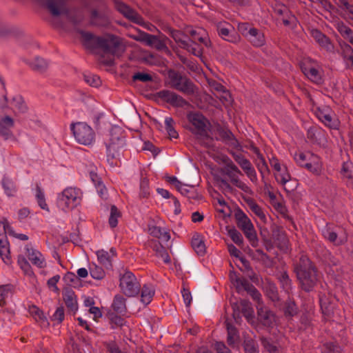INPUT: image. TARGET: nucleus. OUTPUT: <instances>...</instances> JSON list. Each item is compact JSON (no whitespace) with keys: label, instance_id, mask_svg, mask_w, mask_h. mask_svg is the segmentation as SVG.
Instances as JSON below:
<instances>
[{"label":"nucleus","instance_id":"f257e3e1","mask_svg":"<svg viewBox=\"0 0 353 353\" xmlns=\"http://www.w3.org/2000/svg\"><path fill=\"white\" fill-rule=\"evenodd\" d=\"M83 39L88 42L95 45L104 52L110 53L114 56L119 57L124 52V47L121 45L118 37L111 34L103 37H94L89 32H81Z\"/></svg>","mask_w":353,"mask_h":353},{"label":"nucleus","instance_id":"f03ea898","mask_svg":"<svg viewBox=\"0 0 353 353\" xmlns=\"http://www.w3.org/2000/svg\"><path fill=\"white\" fill-rule=\"evenodd\" d=\"M105 144L107 161L112 165L113 160L119 156L121 150L125 145V134L122 128L112 127L105 138Z\"/></svg>","mask_w":353,"mask_h":353},{"label":"nucleus","instance_id":"7ed1b4c3","mask_svg":"<svg viewBox=\"0 0 353 353\" xmlns=\"http://www.w3.org/2000/svg\"><path fill=\"white\" fill-rule=\"evenodd\" d=\"M296 272L303 289L307 292L310 291L315 285L317 277L316 270L307 256L301 257L300 263L296 268Z\"/></svg>","mask_w":353,"mask_h":353},{"label":"nucleus","instance_id":"20e7f679","mask_svg":"<svg viewBox=\"0 0 353 353\" xmlns=\"http://www.w3.org/2000/svg\"><path fill=\"white\" fill-rule=\"evenodd\" d=\"M82 192L80 189L73 187L65 188L57 196V204L63 211H69L80 204L82 199Z\"/></svg>","mask_w":353,"mask_h":353},{"label":"nucleus","instance_id":"39448f33","mask_svg":"<svg viewBox=\"0 0 353 353\" xmlns=\"http://www.w3.org/2000/svg\"><path fill=\"white\" fill-rule=\"evenodd\" d=\"M70 130L76 141L81 145L90 146L95 142L94 130L85 122H77L70 125Z\"/></svg>","mask_w":353,"mask_h":353},{"label":"nucleus","instance_id":"423d86ee","mask_svg":"<svg viewBox=\"0 0 353 353\" xmlns=\"http://www.w3.org/2000/svg\"><path fill=\"white\" fill-rule=\"evenodd\" d=\"M188 119L190 123V130L197 139L208 137L210 123L203 114L198 112H190L188 115Z\"/></svg>","mask_w":353,"mask_h":353},{"label":"nucleus","instance_id":"0eeeda50","mask_svg":"<svg viewBox=\"0 0 353 353\" xmlns=\"http://www.w3.org/2000/svg\"><path fill=\"white\" fill-rule=\"evenodd\" d=\"M323 237L334 245H341L347 241V234L345 230L339 225L326 224L322 229Z\"/></svg>","mask_w":353,"mask_h":353},{"label":"nucleus","instance_id":"6e6552de","mask_svg":"<svg viewBox=\"0 0 353 353\" xmlns=\"http://www.w3.org/2000/svg\"><path fill=\"white\" fill-rule=\"evenodd\" d=\"M221 172L228 176L230 182L245 192H248L249 187L239 179L241 175V170L230 160L227 161L225 165L221 168Z\"/></svg>","mask_w":353,"mask_h":353},{"label":"nucleus","instance_id":"1a4fd4ad","mask_svg":"<svg viewBox=\"0 0 353 353\" xmlns=\"http://www.w3.org/2000/svg\"><path fill=\"white\" fill-rule=\"evenodd\" d=\"M190 34L192 37V40L189 39L187 41V45L183 48H185L188 52L192 53L196 57H199L202 54L201 48L199 45L194 43L196 41L203 43L205 46H208V40L206 37V32L205 30L201 28L196 29H192L189 31Z\"/></svg>","mask_w":353,"mask_h":353},{"label":"nucleus","instance_id":"9d476101","mask_svg":"<svg viewBox=\"0 0 353 353\" xmlns=\"http://www.w3.org/2000/svg\"><path fill=\"white\" fill-rule=\"evenodd\" d=\"M119 287L128 296H134L140 290V284L134 274L130 271H125L120 276Z\"/></svg>","mask_w":353,"mask_h":353},{"label":"nucleus","instance_id":"9b49d317","mask_svg":"<svg viewBox=\"0 0 353 353\" xmlns=\"http://www.w3.org/2000/svg\"><path fill=\"white\" fill-rule=\"evenodd\" d=\"M237 224L242 230L250 244L255 247L258 244V239L254 225L248 216L241 212L237 215Z\"/></svg>","mask_w":353,"mask_h":353},{"label":"nucleus","instance_id":"f8f14e48","mask_svg":"<svg viewBox=\"0 0 353 353\" xmlns=\"http://www.w3.org/2000/svg\"><path fill=\"white\" fill-rule=\"evenodd\" d=\"M303 74L312 81L320 83L322 81V72L319 63L310 59H305L301 63Z\"/></svg>","mask_w":353,"mask_h":353},{"label":"nucleus","instance_id":"ddd939ff","mask_svg":"<svg viewBox=\"0 0 353 353\" xmlns=\"http://www.w3.org/2000/svg\"><path fill=\"white\" fill-rule=\"evenodd\" d=\"M172 86L185 94H193L194 92V85L189 79L182 77L177 74L170 75Z\"/></svg>","mask_w":353,"mask_h":353},{"label":"nucleus","instance_id":"4468645a","mask_svg":"<svg viewBox=\"0 0 353 353\" xmlns=\"http://www.w3.org/2000/svg\"><path fill=\"white\" fill-rule=\"evenodd\" d=\"M158 95L163 101L174 107H183L188 104V102L182 97L170 90H161Z\"/></svg>","mask_w":353,"mask_h":353},{"label":"nucleus","instance_id":"2eb2a0df","mask_svg":"<svg viewBox=\"0 0 353 353\" xmlns=\"http://www.w3.org/2000/svg\"><path fill=\"white\" fill-rule=\"evenodd\" d=\"M316 117L325 124V125L336 129L338 127V121L332 117V111L327 108H316L314 110Z\"/></svg>","mask_w":353,"mask_h":353},{"label":"nucleus","instance_id":"dca6fc26","mask_svg":"<svg viewBox=\"0 0 353 353\" xmlns=\"http://www.w3.org/2000/svg\"><path fill=\"white\" fill-rule=\"evenodd\" d=\"M234 160L241 166L250 181L256 183L258 181L256 172L250 161L242 155L239 154L234 156Z\"/></svg>","mask_w":353,"mask_h":353},{"label":"nucleus","instance_id":"f3484780","mask_svg":"<svg viewBox=\"0 0 353 353\" xmlns=\"http://www.w3.org/2000/svg\"><path fill=\"white\" fill-rule=\"evenodd\" d=\"M26 255L33 265L39 268L46 267V262L43 254L30 245L25 247Z\"/></svg>","mask_w":353,"mask_h":353},{"label":"nucleus","instance_id":"a211bd4d","mask_svg":"<svg viewBox=\"0 0 353 353\" xmlns=\"http://www.w3.org/2000/svg\"><path fill=\"white\" fill-rule=\"evenodd\" d=\"M257 309L259 319L265 326L273 327L276 324V317L272 312L261 306L260 304L257 306Z\"/></svg>","mask_w":353,"mask_h":353},{"label":"nucleus","instance_id":"6ab92c4d","mask_svg":"<svg viewBox=\"0 0 353 353\" xmlns=\"http://www.w3.org/2000/svg\"><path fill=\"white\" fill-rule=\"evenodd\" d=\"M0 258L5 264H12L10 243L5 232H0Z\"/></svg>","mask_w":353,"mask_h":353},{"label":"nucleus","instance_id":"aec40b11","mask_svg":"<svg viewBox=\"0 0 353 353\" xmlns=\"http://www.w3.org/2000/svg\"><path fill=\"white\" fill-rule=\"evenodd\" d=\"M117 9L119 12L123 14L126 18L129 19L132 21L140 24L142 23L143 19L141 16L134 10L130 8L126 4L119 2L117 3Z\"/></svg>","mask_w":353,"mask_h":353},{"label":"nucleus","instance_id":"412c9836","mask_svg":"<svg viewBox=\"0 0 353 353\" xmlns=\"http://www.w3.org/2000/svg\"><path fill=\"white\" fill-rule=\"evenodd\" d=\"M305 168L316 175H320L323 172V164L320 157L312 152Z\"/></svg>","mask_w":353,"mask_h":353},{"label":"nucleus","instance_id":"4be33fe9","mask_svg":"<svg viewBox=\"0 0 353 353\" xmlns=\"http://www.w3.org/2000/svg\"><path fill=\"white\" fill-rule=\"evenodd\" d=\"M311 35L321 47L327 50H332L333 49V46L330 39L319 30L316 29L312 30Z\"/></svg>","mask_w":353,"mask_h":353},{"label":"nucleus","instance_id":"5701e85b","mask_svg":"<svg viewBox=\"0 0 353 353\" xmlns=\"http://www.w3.org/2000/svg\"><path fill=\"white\" fill-rule=\"evenodd\" d=\"M99 262L105 266H111V260L116 255V251L114 248H111L110 252L104 250H98L96 252Z\"/></svg>","mask_w":353,"mask_h":353},{"label":"nucleus","instance_id":"b1692460","mask_svg":"<svg viewBox=\"0 0 353 353\" xmlns=\"http://www.w3.org/2000/svg\"><path fill=\"white\" fill-rule=\"evenodd\" d=\"M230 279L233 283L234 285L236 287L237 291L239 292L241 291H250L252 288V284L250 282L243 278H239L236 276V274L234 272H231L230 274Z\"/></svg>","mask_w":353,"mask_h":353},{"label":"nucleus","instance_id":"393cba45","mask_svg":"<svg viewBox=\"0 0 353 353\" xmlns=\"http://www.w3.org/2000/svg\"><path fill=\"white\" fill-rule=\"evenodd\" d=\"M192 247L194 250L199 255H203L205 253L206 247L204 243V238L199 234H195L192 239Z\"/></svg>","mask_w":353,"mask_h":353},{"label":"nucleus","instance_id":"a878e982","mask_svg":"<svg viewBox=\"0 0 353 353\" xmlns=\"http://www.w3.org/2000/svg\"><path fill=\"white\" fill-rule=\"evenodd\" d=\"M178 191L184 196L189 199L198 200L201 199V195L199 194L196 188L192 185L183 184Z\"/></svg>","mask_w":353,"mask_h":353},{"label":"nucleus","instance_id":"bb28decb","mask_svg":"<svg viewBox=\"0 0 353 353\" xmlns=\"http://www.w3.org/2000/svg\"><path fill=\"white\" fill-rule=\"evenodd\" d=\"M14 125V121L10 117H4L0 118V133L8 139L11 133L10 129Z\"/></svg>","mask_w":353,"mask_h":353},{"label":"nucleus","instance_id":"cd10ccee","mask_svg":"<svg viewBox=\"0 0 353 353\" xmlns=\"http://www.w3.org/2000/svg\"><path fill=\"white\" fill-rule=\"evenodd\" d=\"M150 234L160 240L168 242L170 239L169 231L165 228L154 226L150 228Z\"/></svg>","mask_w":353,"mask_h":353},{"label":"nucleus","instance_id":"c85d7f7f","mask_svg":"<svg viewBox=\"0 0 353 353\" xmlns=\"http://www.w3.org/2000/svg\"><path fill=\"white\" fill-rule=\"evenodd\" d=\"M154 295V288L151 285H144L141 290V301L145 304H149Z\"/></svg>","mask_w":353,"mask_h":353},{"label":"nucleus","instance_id":"c756f323","mask_svg":"<svg viewBox=\"0 0 353 353\" xmlns=\"http://www.w3.org/2000/svg\"><path fill=\"white\" fill-rule=\"evenodd\" d=\"M274 177L279 183L284 186L285 189H286L287 183L291 179L290 174L285 165L282 167L279 172H274Z\"/></svg>","mask_w":353,"mask_h":353},{"label":"nucleus","instance_id":"7c9ffc66","mask_svg":"<svg viewBox=\"0 0 353 353\" xmlns=\"http://www.w3.org/2000/svg\"><path fill=\"white\" fill-rule=\"evenodd\" d=\"M2 187L6 194L8 196H13L17 192L14 183L8 177L4 176L1 181Z\"/></svg>","mask_w":353,"mask_h":353},{"label":"nucleus","instance_id":"2f4dec72","mask_svg":"<svg viewBox=\"0 0 353 353\" xmlns=\"http://www.w3.org/2000/svg\"><path fill=\"white\" fill-rule=\"evenodd\" d=\"M254 46L260 47L265 44V40L263 32L255 28V32L247 38Z\"/></svg>","mask_w":353,"mask_h":353},{"label":"nucleus","instance_id":"473e14b6","mask_svg":"<svg viewBox=\"0 0 353 353\" xmlns=\"http://www.w3.org/2000/svg\"><path fill=\"white\" fill-rule=\"evenodd\" d=\"M63 0H47V7L50 12L54 15H59L63 9Z\"/></svg>","mask_w":353,"mask_h":353},{"label":"nucleus","instance_id":"72a5a7b5","mask_svg":"<svg viewBox=\"0 0 353 353\" xmlns=\"http://www.w3.org/2000/svg\"><path fill=\"white\" fill-rule=\"evenodd\" d=\"M226 327L228 330V343L230 345H234L239 340V334L236 329L226 321Z\"/></svg>","mask_w":353,"mask_h":353},{"label":"nucleus","instance_id":"f704fd0d","mask_svg":"<svg viewBox=\"0 0 353 353\" xmlns=\"http://www.w3.org/2000/svg\"><path fill=\"white\" fill-rule=\"evenodd\" d=\"M112 307L118 313L125 312L126 310L125 299L121 295H116L114 298Z\"/></svg>","mask_w":353,"mask_h":353},{"label":"nucleus","instance_id":"c9c22d12","mask_svg":"<svg viewBox=\"0 0 353 353\" xmlns=\"http://www.w3.org/2000/svg\"><path fill=\"white\" fill-rule=\"evenodd\" d=\"M13 286L11 284L0 285V306L6 304V299L12 294Z\"/></svg>","mask_w":353,"mask_h":353},{"label":"nucleus","instance_id":"e433bc0d","mask_svg":"<svg viewBox=\"0 0 353 353\" xmlns=\"http://www.w3.org/2000/svg\"><path fill=\"white\" fill-rule=\"evenodd\" d=\"M217 30L219 34L225 40L232 41V40L230 37V33L232 30V26L225 23H221L217 26Z\"/></svg>","mask_w":353,"mask_h":353},{"label":"nucleus","instance_id":"4c0bfd02","mask_svg":"<svg viewBox=\"0 0 353 353\" xmlns=\"http://www.w3.org/2000/svg\"><path fill=\"white\" fill-rule=\"evenodd\" d=\"M262 344L264 349L268 353H281V349L276 344L274 341H272L268 339L263 338Z\"/></svg>","mask_w":353,"mask_h":353},{"label":"nucleus","instance_id":"58836bf2","mask_svg":"<svg viewBox=\"0 0 353 353\" xmlns=\"http://www.w3.org/2000/svg\"><path fill=\"white\" fill-rule=\"evenodd\" d=\"M63 299L67 307L72 311H76L77 310L76 296L72 292H66L63 296Z\"/></svg>","mask_w":353,"mask_h":353},{"label":"nucleus","instance_id":"ea45409f","mask_svg":"<svg viewBox=\"0 0 353 353\" xmlns=\"http://www.w3.org/2000/svg\"><path fill=\"white\" fill-rule=\"evenodd\" d=\"M248 206L252 212L258 216L262 221H266V216L263 209L254 201H250Z\"/></svg>","mask_w":353,"mask_h":353},{"label":"nucleus","instance_id":"a19ab883","mask_svg":"<svg viewBox=\"0 0 353 353\" xmlns=\"http://www.w3.org/2000/svg\"><path fill=\"white\" fill-rule=\"evenodd\" d=\"M240 306L243 316L246 318L248 322H251L254 318V311L250 303L244 300L241 301Z\"/></svg>","mask_w":353,"mask_h":353},{"label":"nucleus","instance_id":"79ce46f5","mask_svg":"<svg viewBox=\"0 0 353 353\" xmlns=\"http://www.w3.org/2000/svg\"><path fill=\"white\" fill-rule=\"evenodd\" d=\"M11 105L14 110L17 112H24L27 109L23 99L21 96L14 97Z\"/></svg>","mask_w":353,"mask_h":353},{"label":"nucleus","instance_id":"37998d69","mask_svg":"<svg viewBox=\"0 0 353 353\" xmlns=\"http://www.w3.org/2000/svg\"><path fill=\"white\" fill-rule=\"evenodd\" d=\"M311 157L310 152H298L295 153L294 159L300 166L305 167L308 160Z\"/></svg>","mask_w":353,"mask_h":353},{"label":"nucleus","instance_id":"c03bdc74","mask_svg":"<svg viewBox=\"0 0 353 353\" xmlns=\"http://www.w3.org/2000/svg\"><path fill=\"white\" fill-rule=\"evenodd\" d=\"M165 125L166 131L170 138L176 139L179 136L178 132L174 129V121L172 117H165Z\"/></svg>","mask_w":353,"mask_h":353},{"label":"nucleus","instance_id":"a18cd8bd","mask_svg":"<svg viewBox=\"0 0 353 353\" xmlns=\"http://www.w3.org/2000/svg\"><path fill=\"white\" fill-rule=\"evenodd\" d=\"M343 54L347 65L348 67H352L353 65V49L350 45L346 44L344 46L343 48Z\"/></svg>","mask_w":353,"mask_h":353},{"label":"nucleus","instance_id":"49530a36","mask_svg":"<svg viewBox=\"0 0 353 353\" xmlns=\"http://www.w3.org/2000/svg\"><path fill=\"white\" fill-rule=\"evenodd\" d=\"M17 263L26 275L32 276L34 274L30 263L23 256H19Z\"/></svg>","mask_w":353,"mask_h":353},{"label":"nucleus","instance_id":"de8ad7c7","mask_svg":"<svg viewBox=\"0 0 353 353\" xmlns=\"http://www.w3.org/2000/svg\"><path fill=\"white\" fill-rule=\"evenodd\" d=\"M341 173L344 178L353 181V165L350 161L344 162L342 165Z\"/></svg>","mask_w":353,"mask_h":353},{"label":"nucleus","instance_id":"09e8293b","mask_svg":"<svg viewBox=\"0 0 353 353\" xmlns=\"http://www.w3.org/2000/svg\"><path fill=\"white\" fill-rule=\"evenodd\" d=\"M29 312L37 321L41 323H44L46 321V318L44 316L43 312L36 305L30 306L29 308Z\"/></svg>","mask_w":353,"mask_h":353},{"label":"nucleus","instance_id":"8fccbe9b","mask_svg":"<svg viewBox=\"0 0 353 353\" xmlns=\"http://www.w3.org/2000/svg\"><path fill=\"white\" fill-rule=\"evenodd\" d=\"M158 37L148 33L142 32L136 38L137 40L145 43L146 45L152 47Z\"/></svg>","mask_w":353,"mask_h":353},{"label":"nucleus","instance_id":"3c124183","mask_svg":"<svg viewBox=\"0 0 353 353\" xmlns=\"http://www.w3.org/2000/svg\"><path fill=\"white\" fill-rule=\"evenodd\" d=\"M172 37L174 41L181 44V47L187 45V41L189 40L181 31L172 30L170 32Z\"/></svg>","mask_w":353,"mask_h":353},{"label":"nucleus","instance_id":"603ef678","mask_svg":"<svg viewBox=\"0 0 353 353\" xmlns=\"http://www.w3.org/2000/svg\"><path fill=\"white\" fill-rule=\"evenodd\" d=\"M120 217V212L115 205H112L110 209V215L109 218V224L111 228H115L118 224V219Z\"/></svg>","mask_w":353,"mask_h":353},{"label":"nucleus","instance_id":"864d4df0","mask_svg":"<svg viewBox=\"0 0 353 353\" xmlns=\"http://www.w3.org/2000/svg\"><path fill=\"white\" fill-rule=\"evenodd\" d=\"M238 30L244 37L248 38L250 34L255 32V28L252 27L248 23H241L238 25Z\"/></svg>","mask_w":353,"mask_h":353},{"label":"nucleus","instance_id":"5fc2aeb1","mask_svg":"<svg viewBox=\"0 0 353 353\" xmlns=\"http://www.w3.org/2000/svg\"><path fill=\"white\" fill-rule=\"evenodd\" d=\"M90 274L93 279L97 280H101L105 276V272L103 268L96 265L90 268Z\"/></svg>","mask_w":353,"mask_h":353},{"label":"nucleus","instance_id":"6e6d98bb","mask_svg":"<svg viewBox=\"0 0 353 353\" xmlns=\"http://www.w3.org/2000/svg\"><path fill=\"white\" fill-rule=\"evenodd\" d=\"M322 353H341L340 347L333 344L332 343H325L321 347Z\"/></svg>","mask_w":353,"mask_h":353},{"label":"nucleus","instance_id":"4d7b16f0","mask_svg":"<svg viewBox=\"0 0 353 353\" xmlns=\"http://www.w3.org/2000/svg\"><path fill=\"white\" fill-rule=\"evenodd\" d=\"M36 199L40 208L43 210L48 211V207L46 202L44 193L40 188L37 187L36 192Z\"/></svg>","mask_w":353,"mask_h":353},{"label":"nucleus","instance_id":"13d9d810","mask_svg":"<svg viewBox=\"0 0 353 353\" xmlns=\"http://www.w3.org/2000/svg\"><path fill=\"white\" fill-rule=\"evenodd\" d=\"M63 280L68 285L72 287H76L79 283V279L77 276L74 273L70 272L65 274L63 276Z\"/></svg>","mask_w":353,"mask_h":353},{"label":"nucleus","instance_id":"bf43d9fd","mask_svg":"<svg viewBox=\"0 0 353 353\" xmlns=\"http://www.w3.org/2000/svg\"><path fill=\"white\" fill-rule=\"evenodd\" d=\"M341 6L348 18L353 20V3H350L347 0H341Z\"/></svg>","mask_w":353,"mask_h":353},{"label":"nucleus","instance_id":"052dcab7","mask_svg":"<svg viewBox=\"0 0 353 353\" xmlns=\"http://www.w3.org/2000/svg\"><path fill=\"white\" fill-rule=\"evenodd\" d=\"M284 312L285 316H293L297 312V307L292 301H288L285 303Z\"/></svg>","mask_w":353,"mask_h":353},{"label":"nucleus","instance_id":"680f3d73","mask_svg":"<svg viewBox=\"0 0 353 353\" xmlns=\"http://www.w3.org/2000/svg\"><path fill=\"white\" fill-rule=\"evenodd\" d=\"M34 70H42L47 66V62L42 58L37 57L30 63Z\"/></svg>","mask_w":353,"mask_h":353},{"label":"nucleus","instance_id":"e2e57ef3","mask_svg":"<svg viewBox=\"0 0 353 353\" xmlns=\"http://www.w3.org/2000/svg\"><path fill=\"white\" fill-rule=\"evenodd\" d=\"M157 255L158 257L161 258L164 263H169L170 262V258L168 252L162 246L157 249Z\"/></svg>","mask_w":353,"mask_h":353},{"label":"nucleus","instance_id":"0e129e2a","mask_svg":"<svg viewBox=\"0 0 353 353\" xmlns=\"http://www.w3.org/2000/svg\"><path fill=\"white\" fill-rule=\"evenodd\" d=\"M85 81L92 86L97 87L100 85L101 81L98 76L94 74L85 75Z\"/></svg>","mask_w":353,"mask_h":353},{"label":"nucleus","instance_id":"69168bd1","mask_svg":"<svg viewBox=\"0 0 353 353\" xmlns=\"http://www.w3.org/2000/svg\"><path fill=\"white\" fill-rule=\"evenodd\" d=\"M335 26L343 38L352 30L351 28L345 25L343 22L336 23Z\"/></svg>","mask_w":353,"mask_h":353},{"label":"nucleus","instance_id":"338daca9","mask_svg":"<svg viewBox=\"0 0 353 353\" xmlns=\"http://www.w3.org/2000/svg\"><path fill=\"white\" fill-rule=\"evenodd\" d=\"M218 183L221 189L225 192H232L233 191L232 187L230 185L229 182L223 179H218Z\"/></svg>","mask_w":353,"mask_h":353},{"label":"nucleus","instance_id":"774afa93","mask_svg":"<svg viewBox=\"0 0 353 353\" xmlns=\"http://www.w3.org/2000/svg\"><path fill=\"white\" fill-rule=\"evenodd\" d=\"M141 194L146 196L150 194L149 182L146 179H143L140 183Z\"/></svg>","mask_w":353,"mask_h":353}]
</instances>
